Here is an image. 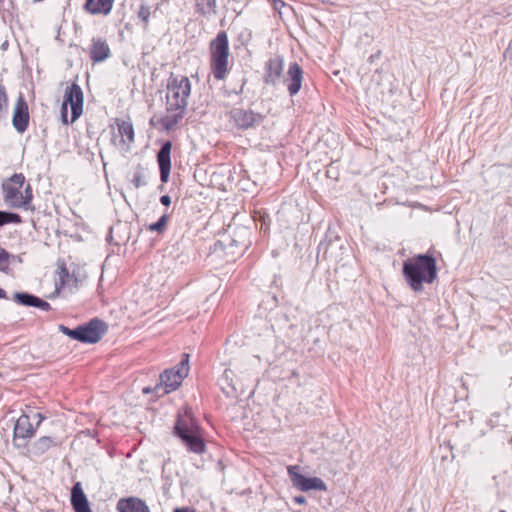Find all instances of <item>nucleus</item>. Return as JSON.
<instances>
[{
	"mask_svg": "<svg viewBox=\"0 0 512 512\" xmlns=\"http://www.w3.org/2000/svg\"><path fill=\"white\" fill-rule=\"evenodd\" d=\"M191 93V82L183 75H172L168 80L166 93V113L160 123L166 130H172L184 116Z\"/></svg>",
	"mask_w": 512,
	"mask_h": 512,
	"instance_id": "obj_1",
	"label": "nucleus"
},
{
	"mask_svg": "<svg viewBox=\"0 0 512 512\" xmlns=\"http://www.w3.org/2000/svg\"><path fill=\"white\" fill-rule=\"evenodd\" d=\"M403 275L415 292L423 289V283H432L437 277L436 260L428 254H419L403 263Z\"/></svg>",
	"mask_w": 512,
	"mask_h": 512,
	"instance_id": "obj_2",
	"label": "nucleus"
},
{
	"mask_svg": "<svg viewBox=\"0 0 512 512\" xmlns=\"http://www.w3.org/2000/svg\"><path fill=\"white\" fill-rule=\"evenodd\" d=\"M233 366L224 370L219 378V385L227 397L237 398L245 392V383L250 379L251 369L242 362L234 363Z\"/></svg>",
	"mask_w": 512,
	"mask_h": 512,
	"instance_id": "obj_3",
	"label": "nucleus"
},
{
	"mask_svg": "<svg viewBox=\"0 0 512 512\" xmlns=\"http://www.w3.org/2000/svg\"><path fill=\"white\" fill-rule=\"evenodd\" d=\"M210 55V66L215 79L223 80L228 73L229 63L228 37L224 31L219 32L211 41Z\"/></svg>",
	"mask_w": 512,
	"mask_h": 512,
	"instance_id": "obj_4",
	"label": "nucleus"
},
{
	"mask_svg": "<svg viewBox=\"0 0 512 512\" xmlns=\"http://www.w3.org/2000/svg\"><path fill=\"white\" fill-rule=\"evenodd\" d=\"M174 430L190 451L194 453H202L204 451L205 444L200 435L199 428L188 413L182 416L178 415Z\"/></svg>",
	"mask_w": 512,
	"mask_h": 512,
	"instance_id": "obj_5",
	"label": "nucleus"
},
{
	"mask_svg": "<svg viewBox=\"0 0 512 512\" xmlns=\"http://www.w3.org/2000/svg\"><path fill=\"white\" fill-rule=\"evenodd\" d=\"M189 354H183L182 360L173 368L166 369L160 375V383L154 388L158 395L168 394L176 390L189 372Z\"/></svg>",
	"mask_w": 512,
	"mask_h": 512,
	"instance_id": "obj_6",
	"label": "nucleus"
},
{
	"mask_svg": "<svg viewBox=\"0 0 512 512\" xmlns=\"http://www.w3.org/2000/svg\"><path fill=\"white\" fill-rule=\"evenodd\" d=\"M83 102L84 95L81 87L76 83H72L71 85L67 86L65 90L64 101L61 107V118L64 124H68L67 106H70V123H73L81 116L83 112Z\"/></svg>",
	"mask_w": 512,
	"mask_h": 512,
	"instance_id": "obj_7",
	"label": "nucleus"
},
{
	"mask_svg": "<svg viewBox=\"0 0 512 512\" xmlns=\"http://www.w3.org/2000/svg\"><path fill=\"white\" fill-rule=\"evenodd\" d=\"M301 467L299 465H292L287 467V472L293 487L300 491L319 490L326 491L327 485L318 477H306L301 474Z\"/></svg>",
	"mask_w": 512,
	"mask_h": 512,
	"instance_id": "obj_8",
	"label": "nucleus"
},
{
	"mask_svg": "<svg viewBox=\"0 0 512 512\" xmlns=\"http://www.w3.org/2000/svg\"><path fill=\"white\" fill-rule=\"evenodd\" d=\"M32 417L37 420L35 426L31 422V417L27 414H23L17 419L14 426V441H25L34 435L35 429L40 425L44 417L38 412L34 413Z\"/></svg>",
	"mask_w": 512,
	"mask_h": 512,
	"instance_id": "obj_9",
	"label": "nucleus"
},
{
	"mask_svg": "<svg viewBox=\"0 0 512 512\" xmlns=\"http://www.w3.org/2000/svg\"><path fill=\"white\" fill-rule=\"evenodd\" d=\"M80 342L94 344L97 343L107 331L105 322L95 318L88 323L79 325Z\"/></svg>",
	"mask_w": 512,
	"mask_h": 512,
	"instance_id": "obj_10",
	"label": "nucleus"
},
{
	"mask_svg": "<svg viewBox=\"0 0 512 512\" xmlns=\"http://www.w3.org/2000/svg\"><path fill=\"white\" fill-rule=\"evenodd\" d=\"M230 118L239 129L245 130L260 125L263 121L261 114L242 108L232 109L230 111Z\"/></svg>",
	"mask_w": 512,
	"mask_h": 512,
	"instance_id": "obj_11",
	"label": "nucleus"
},
{
	"mask_svg": "<svg viewBox=\"0 0 512 512\" xmlns=\"http://www.w3.org/2000/svg\"><path fill=\"white\" fill-rule=\"evenodd\" d=\"M12 124L19 133H24L29 124L28 105L22 95L16 101Z\"/></svg>",
	"mask_w": 512,
	"mask_h": 512,
	"instance_id": "obj_12",
	"label": "nucleus"
},
{
	"mask_svg": "<svg viewBox=\"0 0 512 512\" xmlns=\"http://www.w3.org/2000/svg\"><path fill=\"white\" fill-rule=\"evenodd\" d=\"M303 80V71L301 67L296 63L293 62L289 65L287 75L284 78V82L287 84V89L290 94V96L296 95L302 85Z\"/></svg>",
	"mask_w": 512,
	"mask_h": 512,
	"instance_id": "obj_13",
	"label": "nucleus"
},
{
	"mask_svg": "<svg viewBox=\"0 0 512 512\" xmlns=\"http://www.w3.org/2000/svg\"><path fill=\"white\" fill-rule=\"evenodd\" d=\"M172 144L170 141H166L161 146L157 154V161L160 169V179L163 183H166L170 176L171 170V154Z\"/></svg>",
	"mask_w": 512,
	"mask_h": 512,
	"instance_id": "obj_14",
	"label": "nucleus"
},
{
	"mask_svg": "<svg viewBox=\"0 0 512 512\" xmlns=\"http://www.w3.org/2000/svg\"><path fill=\"white\" fill-rule=\"evenodd\" d=\"M5 201L14 208L27 207L32 200V195L23 196L21 188L12 185H4Z\"/></svg>",
	"mask_w": 512,
	"mask_h": 512,
	"instance_id": "obj_15",
	"label": "nucleus"
},
{
	"mask_svg": "<svg viewBox=\"0 0 512 512\" xmlns=\"http://www.w3.org/2000/svg\"><path fill=\"white\" fill-rule=\"evenodd\" d=\"M284 59L280 55H276L269 59L266 67L265 82L267 84L275 85L283 73Z\"/></svg>",
	"mask_w": 512,
	"mask_h": 512,
	"instance_id": "obj_16",
	"label": "nucleus"
},
{
	"mask_svg": "<svg viewBox=\"0 0 512 512\" xmlns=\"http://www.w3.org/2000/svg\"><path fill=\"white\" fill-rule=\"evenodd\" d=\"M70 500L75 512H92L80 482L72 487Z\"/></svg>",
	"mask_w": 512,
	"mask_h": 512,
	"instance_id": "obj_17",
	"label": "nucleus"
},
{
	"mask_svg": "<svg viewBox=\"0 0 512 512\" xmlns=\"http://www.w3.org/2000/svg\"><path fill=\"white\" fill-rule=\"evenodd\" d=\"M116 125L120 136L119 145L127 150L129 145L134 142V128L130 121L116 119Z\"/></svg>",
	"mask_w": 512,
	"mask_h": 512,
	"instance_id": "obj_18",
	"label": "nucleus"
},
{
	"mask_svg": "<svg viewBox=\"0 0 512 512\" xmlns=\"http://www.w3.org/2000/svg\"><path fill=\"white\" fill-rule=\"evenodd\" d=\"M59 279L56 282V291L59 292L61 289H67L69 292H73L79 287V279L72 273L70 274L65 267H61L59 272Z\"/></svg>",
	"mask_w": 512,
	"mask_h": 512,
	"instance_id": "obj_19",
	"label": "nucleus"
},
{
	"mask_svg": "<svg viewBox=\"0 0 512 512\" xmlns=\"http://www.w3.org/2000/svg\"><path fill=\"white\" fill-rule=\"evenodd\" d=\"M119 512H150L148 506L140 499H120L117 503Z\"/></svg>",
	"mask_w": 512,
	"mask_h": 512,
	"instance_id": "obj_20",
	"label": "nucleus"
},
{
	"mask_svg": "<svg viewBox=\"0 0 512 512\" xmlns=\"http://www.w3.org/2000/svg\"><path fill=\"white\" fill-rule=\"evenodd\" d=\"M114 1L115 0H97V2H95V0H86L84 8L93 15H108L112 10Z\"/></svg>",
	"mask_w": 512,
	"mask_h": 512,
	"instance_id": "obj_21",
	"label": "nucleus"
},
{
	"mask_svg": "<svg viewBox=\"0 0 512 512\" xmlns=\"http://www.w3.org/2000/svg\"><path fill=\"white\" fill-rule=\"evenodd\" d=\"M110 56V49L106 41L94 39L90 48V57L94 62H102Z\"/></svg>",
	"mask_w": 512,
	"mask_h": 512,
	"instance_id": "obj_22",
	"label": "nucleus"
},
{
	"mask_svg": "<svg viewBox=\"0 0 512 512\" xmlns=\"http://www.w3.org/2000/svg\"><path fill=\"white\" fill-rule=\"evenodd\" d=\"M54 445H55V441L53 438L48 437V436H43L32 444V446L30 448V452L34 456H41Z\"/></svg>",
	"mask_w": 512,
	"mask_h": 512,
	"instance_id": "obj_23",
	"label": "nucleus"
},
{
	"mask_svg": "<svg viewBox=\"0 0 512 512\" xmlns=\"http://www.w3.org/2000/svg\"><path fill=\"white\" fill-rule=\"evenodd\" d=\"M14 300L21 305L35 307L38 297L27 292H18L14 294Z\"/></svg>",
	"mask_w": 512,
	"mask_h": 512,
	"instance_id": "obj_24",
	"label": "nucleus"
},
{
	"mask_svg": "<svg viewBox=\"0 0 512 512\" xmlns=\"http://www.w3.org/2000/svg\"><path fill=\"white\" fill-rule=\"evenodd\" d=\"M197 11L203 15L215 12L216 0H196Z\"/></svg>",
	"mask_w": 512,
	"mask_h": 512,
	"instance_id": "obj_25",
	"label": "nucleus"
},
{
	"mask_svg": "<svg viewBox=\"0 0 512 512\" xmlns=\"http://www.w3.org/2000/svg\"><path fill=\"white\" fill-rule=\"evenodd\" d=\"M21 217L19 214L12 213V212H6V211H0V226H3L8 223H21Z\"/></svg>",
	"mask_w": 512,
	"mask_h": 512,
	"instance_id": "obj_26",
	"label": "nucleus"
},
{
	"mask_svg": "<svg viewBox=\"0 0 512 512\" xmlns=\"http://www.w3.org/2000/svg\"><path fill=\"white\" fill-rule=\"evenodd\" d=\"M135 188H140L146 185L144 170L142 167H138L131 180Z\"/></svg>",
	"mask_w": 512,
	"mask_h": 512,
	"instance_id": "obj_27",
	"label": "nucleus"
},
{
	"mask_svg": "<svg viewBox=\"0 0 512 512\" xmlns=\"http://www.w3.org/2000/svg\"><path fill=\"white\" fill-rule=\"evenodd\" d=\"M59 331L62 332L64 335L70 337L73 340H77L80 342V331L79 326L71 329L66 327L65 325H59L58 327Z\"/></svg>",
	"mask_w": 512,
	"mask_h": 512,
	"instance_id": "obj_28",
	"label": "nucleus"
},
{
	"mask_svg": "<svg viewBox=\"0 0 512 512\" xmlns=\"http://www.w3.org/2000/svg\"><path fill=\"white\" fill-rule=\"evenodd\" d=\"M167 222L168 216L166 214H163L157 222L152 223L148 226V230L153 232H162L165 229Z\"/></svg>",
	"mask_w": 512,
	"mask_h": 512,
	"instance_id": "obj_29",
	"label": "nucleus"
},
{
	"mask_svg": "<svg viewBox=\"0 0 512 512\" xmlns=\"http://www.w3.org/2000/svg\"><path fill=\"white\" fill-rule=\"evenodd\" d=\"M138 17L144 22V26L146 27L149 22L150 17V9L146 5H141L138 11Z\"/></svg>",
	"mask_w": 512,
	"mask_h": 512,
	"instance_id": "obj_30",
	"label": "nucleus"
},
{
	"mask_svg": "<svg viewBox=\"0 0 512 512\" xmlns=\"http://www.w3.org/2000/svg\"><path fill=\"white\" fill-rule=\"evenodd\" d=\"M24 182H25V177L23 176V174H21V173L14 174L10 178V183L8 185H12L17 188H22V186L24 185Z\"/></svg>",
	"mask_w": 512,
	"mask_h": 512,
	"instance_id": "obj_31",
	"label": "nucleus"
},
{
	"mask_svg": "<svg viewBox=\"0 0 512 512\" xmlns=\"http://www.w3.org/2000/svg\"><path fill=\"white\" fill-rule=\"evenodd\" d=\"M216 245H220L221 247H223L224 249H232L234 246H238L239 245V240H236V239H231L229 241V243H226L225 241L223 240H220L216 243Z\"/></svg>",
	"mask_w": 512,
	"mask_h": 512,
	"instance_id": "obj_32",
	"label": "nucleus"
},
{
	"mask_svg": "<svg viewBox=\"0 0 512 512\" xmlns=\"http://www.w3.org/2000/svg\"><path fill=\"white\" fill-rule=\"evenodd\" d=\"M9 254L5 250L0 251V270H5L8 265Z\"/></svg>",
	"mask_w": 512,
	"mask_h": 512,
	"instance_id": "obj_33",
	"label": "nucleus"
},
{
	"mask_svg": "<svg viewBox=\"0 0 512 512\" xmlns=\"http://www.w3.org/2000/svg\"><path fill=\"white\" fill-rule=\"evenodd\" d=\"M36 308H39L41 310H44V311H48L51 309V306L48 302L42 300L41 298L38 297V300H37V304L35 306Z\"/></svg>",
	"mask_w": 512,
	"mask_h": 512,
	"instance_id": "obj_34",
	"label": "nucleus"
},
{
	"mask_svg": "<svg viewBox=\"0 0 512 512\" xmlns=\"http://www.w3.org/2000/svg\"><path fill=\"white\" fill-rule=\"evenodd\" d=\"M160 202L165 206H169L171 203V198L168 195H163L160 198Z\"/></svg>",
	"mask_w": 512,
	"mask_h": 512,
	"instance_id": "obj_35",
	"label": "nucleus"
},
{
	"mask_svg": "<svg viewBox=\"0 0 512 512\" xmlns=\"http://www.w3.org/2000/svg\"><path fill=\"white\" fill-rule=\"evenodd\" d=\"M294 502L297 503V504H300V505H303L306 503V498L302 495H299V496H295L294 497Z\"/></svg>",
	"mask_w": 512,
	"mask_h": 512,
	"instance_id": "obj_36",
	"label": "nucleus"
},
{
	"mask_svg": "<svg viewBox=\"0 0 512 512\" xmlns=\"http://www.w3.org/2000/svg\"><path fill=\"white\" fill-rule=\"evenodd\" d=\"M273 4H274V7L276 9H279L281 7H283L285 4L282 0H272Z\"/></svg>",
	"mask_w": 512,
	"mask_h": 512,
	"instance_id": "obj_37",
	"label": "nucleus"
},
{
	"mask_svg": "<svg viewBox=\"0 0 512 512\" xmlns=\"http://www.w3.org/2000/svg\"><path fill=\"white\" fill-rule=\"evenodd\" d=\"M174 512H194L189 510L188 508H176Z\"/></svg>",
	"mask_w": 512,
	"mask_h": 512,
	"instance_id": "obj_38",
	"label": "nucleus"
},
{
	"mask_svg": "<svg viewBox=\"0 0 512 512\" xmlns=\"http://www.w3.org/2000/svg\"><path fill=\"white\" fill-rule=\"evenodd\" d=\"M32 195V190H31V187L30 185L28 184L25 188V195L24 196H27V195Z\"/></svg>",
	"mask_w": 512,
	"mask_h": 512,
	"instance_id": "obj_39",
	"label": "nucleus"
},
{
	"mask_svg": "<svg viewBox=\"0 0 512 512\" xmlns=\"http://www.w3.org/2000/svg\"><path fill=\"white\" fill-rule=\"evenodd\" d=\"M5 296H6L5 291L0 288V298H4Z\"/></svg>",
	"mask_w": 512,
	"mask_h": 512,
	"instance_id": "obj_40",
	"label": "nucleus"
},
{
	"mask_svg": "<svg viewBox=\"0 0 512 512\" xmlns=\"http://www.w3.org/2000/svg\"><path fill=\"white\" fill-rule=\"evenodd\" d=\"M151 391V389L149 387H145L143 388V393L147 394Z\"/></svg>",
	"mask_w": 512,
	"mask_h": 512,
	"instance_id": "obj_41",
	"label": "nucleus"
},
{
	"mask_svg": "<svg viewBox=\"0 0 512 512\" xmlns=\"http://www.w3.org/2000/svg\"><path fill=\"white\" fill-rule=\"evenodd\" d=\"M500 512H505L504 510H501Z\"/></svg>",
	"mask_w": 512,
	"mask_h": 512,
	"instance_id": "obj_42",
	"label": "nucleus"
}]
</instances>
